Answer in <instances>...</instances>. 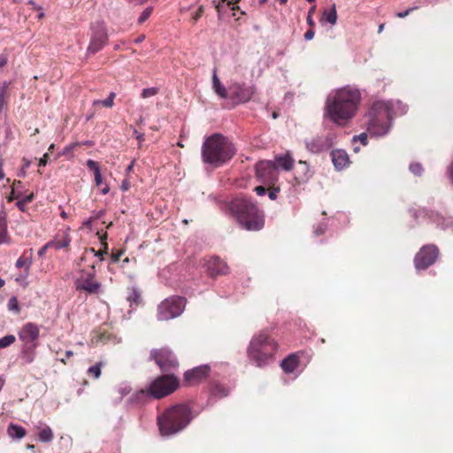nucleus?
Returning a JSON list of instances; mask_svg holds the SVG:
<instances>
[{
  "label": "nucleus",
  "mask_w": 453,
  "mask_h": 453,
  "mask_svg": "<svg viewBox=\"0 0 453 453\" xmlns=\"http://www.w3.org/2000/svg\"><path fill=\"white\" fill-rule=\"evenodd\" d=\"M361 101L358 89L345 87L329 96L325 104L324 116L339 127H345L357 113Z\"/></svg>",
  "instance_id": "f257e3e1"
},
{
  "label": "nucleus",
  "mask_w": 453,
  "mask_h": 453,
  "mask_svg": "<svg viewBox=\"0 0 453 453\" xmlns=\"http://www.w3.org/2000/svg\"><path fill=\"white\" fill-rule=\"evenodd\" d=\"M228 211L245 230L259 231L265 226L264 212L245 196H237L232 199L228 203Z\"/></svg>",
  "instance_id": "f03ea898"
},
{
  "label": "nucleus",
  "mask_w": 453,
  "mask_h": 453,
  "mask_svg": "<svg viewBox=\"0 0 453 453\" xmlns=\"http://www.w3.org/2000/svg\"><path fill=\"white\" fill-rule=\"evenodd\" d=\"M192 420V410L185 403H177L157 416V426L162 436H171L182 431Z\"/></svg>",
  "instance_id": "7ed1b4c3"
},
{
  "label": "nucleus",
  "mask_w": 453,
  "mask_h": 453,
  "mask_svg": "<svg viewBox=\"0 0 453 453\" xmlns=\"http://www.w3.org/2000/svg\"><path fill=\"white\" fill-rule=\"evenodd\" d=\"M278 350V343L267 330H261L255 334L248 348L250 360L257 366L262 367L274 359Z\"/></svg>",
  "instance_id": "20e7f679"
},
{
  "label": "nucleus",
  "mask_w": 453,
  "mask_h": 453,
  "mask_svg": "<svg viewBox=\"0 0 453 453\" xmlns=\"http://www.w3.org/2000/svg\"><path fill=\"white\" fill-rule=\"evenodd\" d=\"M367 133L371 136H383L390 129L393 119L391 104L386 102H375L368 112Z\"/></svg>",
  "instance_id": "39448f33"
},
{
  "label": "nucleus",
  "mask_w": 453,
  "mask_h": 453,
  "mask_svg": "<svg viewBox=\"0 0 453 453\" xmlns=\"http://www.w3.org/2000/svg\"><path fill=\"white\" fill-rule=\"evenodd\" d=\"M226 138L219 133L205 138L201 149L203 162L213 168L223 165L226 160Z\"/></svg>",
  "instance_id": "423d86ee"
},
{
  "label": "nucleus",
  "mask_w": 453,
  "mask_h": 453,
  "mask_svg": "<svg viewBox=\"0 0 453 453\" xmlns=\"http://www.w3.org/2000/svg\"><path fill=\"white\" fill-rule=\"evenodd\" d=\"M180 387V380L173 373L157 377L149 386V394L154 399H161L175 392Z\"/></svg>",
  "instance_id": "0eeeda50"
},
{
  "label": "nucleus",
  "mask_w": 453,
  "mask_h": 453,
  "mask_svg": "<svg viewBox=\"0 0 453 453\" xmlns=\"http://www.w3.org/2000/svg\"><path fill=\"white\" fill-rule=\"evenodd\" d=\"M186 298L174 296L163 301L157 307V319L167 321L179 317L184 311Z\"/></svg>",
  "instance_id": "6e6552de"
},
{
  "label": "nucleus",
  "mask_w": 453,
  "mask_h": 453,
  "mask_svg": "<svg viewBox=\"0 0 453 453\" xmlns=\"http://www.w3.org/2000/svg\"><path fill=\"white\" fill-rule=\"evenodd\" d=\"M150 359L154 360L165 374L176 370L179 361L176 356L167 348L153 349L150 353Z\"/></svg>",
  "instance_id": "1a4fd4ad"
},
{
  "label": "nucleus",
  "mask_w": 453,
  "mask_h": 453,
  "mask_svg": "<svg viewBox=\"0 0 453 453\" xmlns=\"http://www.w3.org/2000/svg\"><path fill=\"white\" fill-rule=\"evenodd\" d=\"M439 255L438 248L434 244L424 245L414 257L416 269L424 270L434 264Z\"/></svg>",
  "instance_id": "9d476101"
},
{
  "label": "nucleus",
  "mask_w": 453,
  "mask_h": 453,
  "mask_svg": "<svg viewBox=\"0 0 453 453\" xmlns=\"http://www.w3.org/2000/svg\"><path fill=\"white\" fill-rule=\"evenodd\" d=\"M257 176L267 186H273L278 180L279 172L273 161H260L256 165Z\"/></svg>",
  "instance_id": "9b49d317"
},
{
  "label": "nucleus",
  "mask_w": 453,
  "mask_h": 453,
  "mask_svg": "<svg viewBox=\"0 0 453 453\" xmlns=\"http://www.w3.org/2000/svg\"><path fill=\"white\" fill-rule=\"evenodd\" d=\"M91 29L92 35L88 51L91 54H95L104 46L108 40V35L103 21H98L92 25Z\"/></svg>",
  "instance_id": "f8f14e48"
},
{
  "label": "nucleus",
  "mask_w": 453,
  "mask_h": 453,
  "mask_svg": "<svg viewBox=\"0 0 453 453\" xmlns=\"http://www.w3.org/2000/svg\"><path fill=\"white\" fill-rule=\"evenodd\" d=\"M210 372L211 367L208 365L196 366L183 373V383L188 387L197 386L208 379Z\"/></svg>",
  "instance_id": "ddd939ff"
},
{
  "label": "nucleus",
  "mask_w": 453,
  "mask_h": 453,
  "mask_svg": "<svg viewBox=\"0 0 453 453\" xmlns=\"http://www.w3.org/2000/svg\"><path fill=\"white\" fill-rule=\"evenodd\" d=\"M252 95L249 88L242 87L238 84H233L228 88V105L233 106L248 102Z\"/></svg>",
  "instance_id": "4468645a"
},
{
  "label": "nucleus",
  "mask_w": 453,
  "mask_h": 453,
  "mask_svg": "<svg viewBox=\"0 0 453 453\" xmlns=\"http://www.w3.org/2000/svg\"><path fill=\"white\" fill-rule=\"evenodd\" d=\"M18 335L22 343H38L39 327L36 324L28 322L20 328Z\"/></svg>",
  "instance_id": "2eb2a0df"
},
{
  "label": "nucleus",
  "mask_w": 453,
  "mask_h": 453,
  "mask_svg": "<svg viewBox=\"0 0 453 453\" xmlns=\"http://www.w3.org/2000/svg\"><path fill=\"white\" fill-rule=\"evenodd\" d=\"M335 138L334 134H328L325 137H318L311 143V150L315 152L326 150L334 144Z\"/></svg>",
  "instance_id": "dca6fc26"
},
{
  "label": "nucleus",
  "mask_w": 453,
  "mask_h": 453,
  "mask_svg": "<svg viewBox=\"0 0 453 453\" xmlns=\"http://www.w3.org/2000/svg\"><path fill=\"white\" fill-rule=\"evenodd\" d=\"M331 157L333 164L337 170H342L349 164V156L343 150H332Z\"/></svg>",
  "instance_id": "f3484780"
},
{
  "label": "nucleus",
  "mask_w": 453,
  "mask_h": 453,
  "mask_svg": "<svg viewBox=\"0 0 453 453\" xmlns=\"http://www.w3.org/2000/svg\"><path fill=\"white\" fill-rule=\"evenodd\" d=\"M38 343H23L21 347L20 358L27 364H31L36 355Z\"/></svg>",
  "instance_id": "a211bd4d"
},
{
  "label": "nucleus",
  "mask_w": 453,
  "mask_h": 453,
  "mask_svg": "<svg viewBox=\"0 0 453 453\" xmlns=\"http://www.w3.org/2000/svg\"><path fill=\"white\" fill-rule=\"evenodd\" d=\"M95 277V273H88L87 278L80 285H77V289H82L88 293H96L101 288V284L97 281L93 282L92 280Z\"/></svg>",
  "instance_id": "6ab92c4d"
},
{
  "label": "nucleus",
  "mask_w": 453,
  "mask_h": 453,
  "mask_svg": "<svg viewBox=\"0 0 453 453\" xmlns=\"http://www.w3.org/2000/svg\"><path fill=\"white\" fill-rule=\"evenodd\" d=\"M206 266L211 277H216L217 275L223 273L224 264L218 257H213L209 259Z\"/></svg>",
  "instance_id": "aec40b11"
},
{
  "label": "nucleus",
  "mask_w": 453,
  "mask_h": 453,
  "mask_svg": "<svg viewBox=\"0 0 453 453\" xmlns=\"http://www.w3.org/2000/svg\"><path fill=\"white\" fill-rule=\"evenodd\" d=\"M226 395V389L223 385L216 380L210 383V399L209 401L218 400Z\"/></svg>",
  "instance_id": "412c9836"
},
{
  "label": "nucleus",
  "mask_w": 453,
  "mask_h": 453,
  "mask_svg": "<svg viewBox=\"0 0 453 453\" xmlns=\"http://www.w3.org/2000/svg\"><path fill=\"white\" fill-rule=\"evenodd\" d=\"M298 364V356L296 354H290L282 360L280 366L285 372L291 373L296 369Z\"/></svg>",
  "instance_id": "4be33fe9"
},
{
  "label": "nucleus",
  "mask_w": 453,
  "mask_h": 453,
  "mask_svg": "<svg viewBox=\"0 0 453 453\" xmlns=\"http://www.w3.org/2000/svg\"><path fill=\"white\" fill-rule=\"evenodd\" d=\"M274 163L276 164L277 168L281 167L285 171H290L293 168L294 159L288 152L284 156L276 157Z\"/></svg>",
  "instance_id": "5701e85b"
},
{
  "label": "nucleus",
  "mask_w": 453,
  "mask_h": 453,
  "mask_svg": "<svg viewBox=\"0 0 453 453\" xmlns=\"http://www.w3.org/2000/svg\"><path fill=\"white\" fill-rule=\"evenodd\" d=\"M212 88L217 95H219L222 98H226V88L220 82L219 78L217 75V69H213L212 74Z\"/></svg>",
  "instance_id": "b1692460"
},
{
  "label": "nucleus",
  "mask_w": 453,
  "mask_h": 453,
  "mask_svg": "<svg viewBox=\"0 0 453 453\" xmlns=\"http://www.w3.org/2000/svg\"><path fill=\"white\" fill-rule=\"evenodd\" d=\"M150 397V394H149V388L144 390L141 389L131 395L128 399L130 403L139 404L146 402L147 398Z\"/></svg>",
  "instance_id": "393cba45"
},
{
  "label": "nucleus",
  "mask_w": 453,
  "mask_h": 453,
  "mask_svg": "<svg viewBox=\"0 0 453 453\" xmlns=\"http://www.w3.org/2000/svg\"><path fill=\"white\" fill-rule=\"evenodd\" d=\"M8 434L12 438L21 439L26 435V430L21 426L11 423L8 426Z\"/></svg>",
  "instance_id": "a878e982"
},
{
  "label": "nucleus",
  "mask_w": 453,
  "mask_h": 453,
  "mask_svg": "<svg viewBox=\"0 0 453 453\" xmlns=\"http://www.w3.org/2000/svg\"><path fill=\"white\" fill-rule=\"evenodd\" d=\"M322 20H325L332 25H334L337 21V12L335 4L329 10H325L322 16Z\"/></svg>",
  "instance_id": "bb28decb"
},
{
  "label": "nucleus",
  "mask_w": 453,
  "mask_h": 453,
  "mask_svg": "<svg viewBox=\"0 0 453 453\" xmlns=\"http://www.w3.org/2000/svg\"><path fill=\"white\" fill-rule=\"evenodd\" d=\"M127 300L130 303V307H132L134 304L135 306H138L142 302L141 294L139 290L135 288H131L129 295L127 297Z\"/></svg>",
  "instance_id": "cd10ccee"
},
{
  "label": "nucleus",
  "mask_w": 453,
  "mask_h": 453,
  "mask_svg": "<svg viewBox=\"0 0 453 453\" xmlns=\"http://www.w3.org/2000/svg\"><path fill=\"white\" fill-rule=\"evenodd\" d=\"M30 257H27V258H25L23 257H19L17 262H16V267L17 268H21L23 266H26L25 268V272H26V276L28 275L29 273V268H30V265L32 264V253H33V250L30 249Z\"/></svg>",
  "instance_id": "c85d7f7f"
},
{
  "label": "nucleus",
  "mask_w": 453,
  "mask_h": 453,
  "mask_svg": "<svg viewBox=\"0 0 453 453\" xmlns=\"http://www.w3.org/2000/svg\"><path fill=\"white\" fill-rule=\"evenodd\" d=\"M226 0H213L212 5L218 12V18L219 20L223 19L225 14V3Z\"/></svg>",
  "instance_id": "c756f323"
},
{
  "label": "nucleus",
  "mask_w": 453,
  "mask_h": 453,
  "mask_svg": "<svg viewBox=\"0 0 453 453\" xmlns=\"http://www.w3.org/2000/svg\"><path fill=\"white\" fill-rule=\"evenodd\" d=\"M38 438L42 442H50L53 439V433L49 426H46L41 430Z\"/></svg>",
  "instance_id": "7c9ffc66"
},
{
  "label": "nucleus",
  "mask_w": 453,
  "mask_h": 453,
  "mask_svg": "<svg viewBox=\"0 0 453 453\" xmlns=\"http://www.w3.org/2000/svg\"><path fill=\"white\" fill-rule=\"evenodd\" d=\"M116 96L114 92H111L109 96L104 100H95L93 105L102 104L104 107L111 108L113 105V99Z\"/></svg>",
  "instance_id": "2f4dec72"
},
{
  "label": "nucleus",
  "mask_w": 453,
  "mask_h": 453,
  "mask_svg": "<svg viewBox=\"0 0 453 453\" xmlns=\"http://www.w3.org/2000/svg\"><path fill=\"white\" fill-rule=\"evenodd\" d=\"M7 307L10 311H13L16 314L20 313V306L18 301V298L16 296H12L7 303Z\"/></svg>",
  "instance_id": "473e14b6"
},
{
  "label": "nucleus",
  "mask_w": 453,
  "mask_h": 453,
  "mask_svg": "<svg viewBox=\"0 0 453 453\" xmlns=\"http://www.w3.org/2000/svg\"><path fill=\"white\" fill-rule=\"evenodd\" d=\"M16 337L13 334H8L0 338V349H4L14 343Z\"/></svg>",
  "instance_id": "72a5a7b5"
},
{
  "label": "nucleus",
  "mask_w": 453,
  "mask_h": 453,
  "mask_svg": "<svg viewBox=\"0 0 453 453\" xmlns=\"http://www.w3.org/2000/svg\"><path fill=\"white\" fill-rule=\"evenodd\" d=\"M70 242H71L70 237L68 236V234H65L64 240H62V241H50V242H53V246L52 247H54L56 250H59V249H62V248L68 247L69 244H70Z\"/></svg>",
  "instance_id": "f704fd0d"
},
{
  "label": "nucleus",
  "mask_w": 453,
  "mask_h": 453,
  "mask_svg": "<svg viewBox=\"0 0 453 453\" xmlns=\"http://www.w3.org/2000/svg\"><path fill=\"white\" fill-rule=\"evenodd\" d=\"M9 82L4 81L0 88V111L3 109L4 104L6 103L5 97L7 94V88L9 86Z\"/></svg>",
  "instance_id": "c9c22d12"
},
{
  "label": "nucleus",
  "mask_w": 453,
  "mask_h": 453,
  "mask_svg": "<svg viewBox=\"0 0 453 453\" xmlns=\"http://www.w3.org/2000/svg\"><path fill=\"white\" fill-rule=\"evenodd\" d=\"M81 146V142H73L67 146H65L63 150L61 152L58 153V157H62V156H68V155H71L72 154V151L73 150V149H75L76 147H79Z\"/></svg>",
  "instance_id": "e433bc0d"
},
{
  "label": "nucleus",
  "mask_w": 453,
  "mask_h": 453,
  "mask_svg": "<svg viewBox=\"0 0 453 453\" xmlns=\"http://www.w3.org/2000/svg\"><path fill=\"white\" fill-rule=\"evenodd\" d=\"M158 92H159V88L151 87V88H147L142 89L141 96L142 98H148V97L154 96L157 95Z\"/></svg>",
  "instance_id": "4c0bfd02"
},
{
  "label": "nucleus",
  "mask_w": 453,
  "mask_h": 453,
  "mask_svg": "<svg viewBox=\"0 0 453 453\" xmlns=\"http://www.w3.org/2000/svg\"><path fill=\"white\" fill-rule=\"evenodd\" d=\"M105 239H106V235L104 236V238L101 239V243L103 245V249L100 250H97V253H96V257H99L100 261H103L104 259V254L105 255L108 254V244H107Z\"/></svg>",
  "instance_id": "58836bf2"
},
{
  "label": "nucleus",
  "mask_w": 453,
  "mask_h": 453,
  "mask_svg": "<svg viewBox=\"0 0 453 453\" xmlns=\"http://www.w3.org/2000/svg\"><path fill=\"white\" fill-rule=\"evenodd\" d=\"M152 11H153V7L152 6H149L147 7L140 15V17L138 18V24H142L144 23L149 18L150 16L151 15L152 13Z\"/></svg>",
  "instance_id": "ea45409f"
},
{
  "label": "nucleus",
  "mask_w": 453,
  "mask_h": 453,
  "mask_svg": "<svg viewBox=\"0 0 453 453\" xmlns=\"http://www.w3.org/2000/svg\"><path fill=\"white\" fill-rule=\"evenodd\" d=\"M102 363H96V365L88 368V373L92 374L95 379H98L101 376Z\"/></svg>",
  "instance_id": "a19ab883"
},
{
  "label": "nucleus",
  "mask_w": 453,
  "mask_h": 453,
  "mask_svg": "<svg viewBox=\"0 0 453 453\" xmlns=\"http://www.w3.org/2000/svg\"><path fill=\"white\" fill-rule=\"evenodd\" d=\"M0 229L7 230V214L4 210L0 211Z\"/></svg>",
  "instance_id": "79ce46f5"
},
{
  "label": "nucleus",
  "mask_w": 453,
  "mask_h": 453,
  "mask_svg": "<svg viewBox=\"0 0 453 453\" xmlns=\"http://www.w3.org/2000/svg\"><path fill=\"white\" fill-rule=\"evenodd\" d=\"M410 170L415 175H420L422 171H423V168H422V165L420 164H418V163H412V164L410 165Z\"/></svg>",
  "instance_id": "37998d69"
},
{
  "label": "nucleus",
  "mask_w": 453,
  "mask_h": 453,
  "mask_svg": "<svg viewBox=\"0 0 453 453\" xmlns=\"http://www.w3.org/2000/svg\"><path fill=\"white\" fill-rule=\"evenodd\" d=\"M268 196L271 200H275L277 194L280 192V188L273 186H268Z\"/></svg>",
  "instance_id": "c03bdc74"
},
{
  "label": "nucleus",
  "mask_w": 453,
  "mask_h": 453,
  "mask_svg": "<svg viewBox=\"0 0 453 453\" xmlns=\"http://www.w3.org/2000/svg\"><path fill=\"white\" fill-rule=\"evenodd\" d=\"M87 165L88 167L94 172V174L96 173L97 172H100V167H99V165L97 162L92 160V159H88L87 161Z\"/></svg>",
  "instance_id": "a18cd8bd"
},
{
  "label": "nucleus",
  "mask_w": 453,
  "mask_h": 453,
  "mask_svg": "<svg viewBox=\"0 0 453 453\" xmlns=\"http://www.w3.org/2000/svg\"><path fill=\"white\" fill-rule=\"evenodd\" d=\"M367 133H362L359 135H355L353 137V142L359 141L364 146L367 144Z\"/></svg>",
  "instance_id": "49530a36"
},
{
  "label": "nucleus",
  "mask_w": 453,
  "mask_h": 453,
  "mask_svg": "<svg viewBox=\"0 0 453 453\" xmlns=\"http://www.w3.org/2000/svg\"><path fill=\"white\" fill-rule=\"evenodd\" d=\"M315 9H316V6H315V5H313V6L310 9V11H309V12H308V16H307V24H308L311 27H313L315 26V22H314V20H313V19H312V14H313V12H314Z\"/></svg>",
  "instance_id": "de8ad7c7"
},
{
  "label": "nucleus",
  "mask_w": 453,
  "mask_h": 453,
  "mask_svg": "<svg viewBox=\"0 0 453 453\" xmlns=\"http://www.w3.org/2000/svg\"><path fill=\"white\" fill-rule=\"evenodd\" d=\"M9 242L8 231L0 229V244Z\"/></svg>",
  "instance_id": "09e8293b"
},
{
  "label": "nucleus",
  "mask_w": 453,
  "mask_h": 453,
  "mask_svg": "<svg viewBox=\"0 0 453 453\" xmlns=\"http://www.w3.org/2000/svg\"><path fill=\"white\" fill-rule=\"evenodd\" d=\"M123 250H119L116 253L112 252L111 255V259L112 263H117L119 261L120 257L123 255Z\"/></svg>",
  "instance_id": "8fccbe9b"
},
{
  "label": "nucleus",
  "mask_w": 453,
  "mask_h": 453,
  "mask_svg": "<svg viewBox=\"0 0 453 453\" xmlns=\"http://www.w3.org/2000/svg\"><path fill=\"white\" fill-rule=\"evenodd\" d=\"M52 246H53V242H47L45 245H43V246H42V247L38 250V256H39V257H42V256L46 253L47 250H48L49 248H51Z\"/></svg>",
  "instance_id": "3c124183"
},
{
  "label": "nucleus",
  "mask_w": 453,
  "mask_h": 453,
  "mask_svg": "<svg viewBox=\"0 0 453 453\" xmlns=\"http://www.w3.org/2000/svg\"><path fill=\"white\" fill-rule=\"evenodd\" d=\"M416 9H417V7H411V8L407 9V10H406V11H404V12H398V13L396 14V16H397L398 18H405L406 16H408L411 12H413L414 10H416Z\"/></svg>",
  "instance_id": "603ef678"
},
{
  "label": "nucleus",
  "mask_w": 453,
  "mask_h": 453,
  "mask_svg": "<svg viewBox=\"0 0 453 453\" xmlns=\"http://www.w3.org/2000/svg\"><path fill=\"white\" fill-rule=\"evenodd\" d=\"M314 30L312 29V27H311L309 30H307L304 34V39L307 40V41H310L311 39H313L314 37Z\"/></svg>",
  "instance_id": "864d4df0"
},
{
  "label": "nucleus",
  "mask_w": 453,
  "mask_h": 453,
  "mask_svg": "<svg viewBox=\"0 0 453 453\" xmlns=\"http://www.w3.org/2000/svg\"><path fill=\"white\" fill-rule=\"evenodd\" d=\"M203 12H204L203 6V5H201V6L197 9V11H196V14L193 16V19H194L195 21H196V20H197V19H198L203 15Z\"/></svg>",
  "instance_id": "5fc2aeb1"
},
{
  "label": "nucleus",
  "mask_w": 453,
  "mask_h": 453,
  "mask_svg": "<svg viewBox=\"0 0 453 453\" xmlns=\"http://www.w3.org/2000/svg\"><path fill=\"white\" fill-rule=\"evenodd\" d=\"M95 181L96 186H101L103 184V178L100 172L95 173Z\"/></svg>",
  "instance_id": "6e6d98bb"
},
{
  "label": "nucleus",
  "mask_w": 453,
  "mask_h": 453,
  "mask_svg": "<svg viewBox=\"0 0 453 453\" xmlns=\"http://www.w3.org/2000/svg\"><path fill=\"white\" fill-rule=\"evenodd\" d=\"M255 191L257 196H264L266 192V188L264 186H257L255 188Z\"/></svg>",
  "instance_id": "4d7b16f0"
},
{
  "label": "nucleus",
  "mask_w": 453,
  "mask_h": 453,
  "mask_svg": "<svg viewBox=\"0 0 453 453\" xmlns=\"http://www.w3.org/2000/svg\"><path fill=\"white\" fill-rule=\"evenodd\" d=\"M105 214V210H101V211H94V216L92 217L93 219H101L102 217H104Z\"/></svg>",
  "instance_id": "13d9d810"
},
{
  "label": "nucleus",
  "mask_w": 453,
  "mask_h": 453,
  "mask_svg": "<svg viewBox=\"0 0 453 453\" xmlns=\"http://www.w3.org/2000/svg\"><path fill=\"white\" fill-rule=\"evenodd\" d=\"M134 135L135 138L139 141V142H142L144 140V134L142 133H139L136 129H134Z\"/></svg>",
  "instance_id": "bf43d9fd"
},
{
  "label": "nucleus",
  "mask_w": 453,
  "mask_h": 453,
  "mask_svg": "<svg viewBox=\"0 0 453 453\" xmlns=\"http://www.w3.org/2000/svg\"><path fill=\"white\" fill-rule=\"evenodd\" d=\"M33 199H34V194H33V193H31V194H29V195L26 196L25 197H23L21 200H22V202H23L24 203H26V204H27V203H31V202L33 201Z\"/></svg>",
  "instance_id": "052dcab7"
},
{
  "label": "nucleus",
  "mask_w": 453,
  "mask_h": 453,
  "mask_svg": "<svg viewBox=\"0 0 453 453\" xmlns=\"http://www.w3.org/2000/svg\"><path fill=\"white\" fill-rule=\"evenodd\" d=\"M48 163V153H45L43 157L39 161L40 166H45Z\"/></svg>",
  "instance_id": "680f3d73"
},
{
  "label": "nucleus",
  "mask_w": 453,
  "mask_h": 453,
  "mask_svg": "<svg viewBox=\"0 0 453 453\" xmlns=\"http://www.w3.org/2000/svg\"><path fill=\"white\" fill-rule=\"evenodd\" d=\"M16 206L21 211H26V203H24L22 202V200H19L17 203H16Z\"/></svg>",
  "instance_id": "e2e57ef3"
},
{
  "label": "nucleus",
  "mask_w": 453,
  "mask_h": 453,
  "mask_svg": "<svg viewBox=\"0 0 453 453\" xmlns=\"http://www.w3.org/2000/svg\"><path fill=\"white\" fill-rule=\"evenodd\" d=\"M15 196H16V193H15L14 188H12L11 194L7 196V201L9 203L12 202L14 199H16Z\"/></svg>",
  "instance_id": "0e129e2a"
},
{
  "label": "nucleus",
  "mask_w": 453,
  "mask_h": 453,
  "mask_svg": "<svg viewBox=\"0 0 453 453\" xmlns=\"http://www.w3.org/2000/svg\"><path fill=\"white\" fill-rule=\"evenodd\" d=\"M128 188H129V183H128V181H127V180H123V181H122V184H121V186H120L121 190H122V191H126V190H127V189H128Z\"/></svg>",
  "instance_id": "69168bd1"
},
{
  "label": "nucleus",
  "mask_w": 453,
  "mask_h": 453,
  "mask_svg": "<svg viewBox=\"0 0 453 453\" xmlns=\"http://www.w3.org/2000/svg\"><path fill=\"white\" fill-rule=\"evenodd\" d=\"M7 64V58L4 55H0V68Z\"/></svg>",
  "instance_id": "338daca9"
},
{
  "label": "nucleus",
  "mask_w": 453,
  "mask_h": 453,
  "mask_svg": "<svg viewBox=\"0 0 453 453\" xmlns=\"http://www.w3.org/2000/svg\"><path fill=\"white\" fill-rule=\"evenodd\" d=\"M448 174H449V177L451 182L453 183V163L450 165V166L448 169Z\"/></svg>",
  "instance_id": "774afa93"
}]
</instances>
